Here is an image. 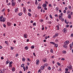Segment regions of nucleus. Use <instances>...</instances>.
I'll list each match as a JSON object with an SVG mask.
<instances>
[{"label":"nucleus","mask_w":73,"mask_h":73,"mask_svg":"<svg viewBox=\"0 0 73 73\" xmlns=\"http://www.w3.org/2000/svg\"><path fill=\"white\" fill-rule=\"evenodd\" d=\"M69 41L68 40H67L64 43V45L63 46L64 48H67V45L69 44Z\"/></svg>","instance_id":"obj_1"},{"label":"nucleus","mask_w":73,"mask_h":73,"mask_svg":"<svg viewBox=\"0 0 73 73\" xmlns=\"http://www.w3.org/2000/svg\"><path fill=\"white\" fill-rule=\"evenodd\" d=\"M67 67L68 68L69 70H73L72 66L71 65H70L69 67L68 66Z\"/></svg>","instance_id":"obj_2"},{"label":"nucleus","mask_w":73,"mask_h":73,"mask_svg":"<svg viewBox=\"0 0 73 73\" xmlns=\"http://www.w3.org/2000/svg\"><path fill=\"white\" fill-rule=\"evenodd\" d=\"M66 28H64L63 30V31L64 32V33H66L67 31H66Z\"/></svg>","instance_id":"obj_3"},{"label":"nucleus","mask_w":73,"mask_h":73,"mask_svg":"<svg viewBox=\"0 0 73 73\" xmlns=\"http://www.w3.org/2000/svg\"><path fill=\"white\" fill-rule=\"evenodd\" d=\"M40 62V60H36V64L38 65V63Z\"/></svg>","instance_id":"obj_4"},{"label":"nucleus","mask_w":73,"mask_h":73,"mask_svg":"<svg viewBox=\"0 0 73 73\" xmlns=\"http://www.w3.org/2000/svg\"><path fill=\"white\" fill-rule=\"evenodd\" d=\"M5 18H3V19H1V20H0V21L2 22H2H4L5 21Z\"/></svg>","instance_id":"obj_5"},{"label":"nucleus","mask_w":73,"mask_h":73,"mask_svg":"<svg viewBox=\"0 0 73 73\" xmlns=\"http://www.w3.org/2000/svg\"><path fill=\"white\" fill-rule=\"evenodd\" d=\"M24 37L25 38H27V37H28V36L27 35V34H25L24 35Z\"/></svg>","instance_id":"obj_6"},{"label":"nucleus","mask_w":73,"mask_h":73,"mask_svg":"<svg viewBox=\"0 0 73 73\" xmlns=\"http://www.w3.org/2000/svg\"><path fill=\"white\" fill-rule=\"evenodd\" d=\"M42 6L43 8H44L45 7H47V5H46V3H44L42 5Z\"/></svg>","instance_id":"obj_7"},{"label":"nucleus","mask_w":73,"mask_h":73,"mask_svg":"<svg viewBox=\"0 0 73 73\" xmlns=\"http://www.w3.org/2000/svg\"><path fill=\"white\" fill-rule=\"evenodd\" d=\"M62 18V16H61V15H59V20H61Z\"/></svg>","instance_id":"obj_8"},{"label":"nucleus","mask_w":73,"mask_h":73,"mask_svg":"<svg viewBox=\"0 0 73 73\" xmlns=\"http://www.w3.org/2000/svg\"><path fill=\"white\" fill-rule=\"evenodd\" d=\"M12 5L13 6H15V2H12Z\"/></svg>","instance_id":"obj_9"},{"label":"nucleus","mask_w":73,"mask_h":73,"mask_svg":"<svg viewBox=\"0 0 73 73\" xmlns=\"http://www.w3.org/2000/svg\"><path fill=\"white\" fill-rule=\"evenodd\" d=\"M18 8H16L15 9V12H17V11H18Z\"/></svg>","instance_id":"obj_10"},{"label":"nucleus","mask_w":73,"mask_h":73,"mask_svg":"<svg viewBox=\"0 0 73 73\" xmlns=\"http://www.w3.org/2000/svg\"><path fill=\"white\" fill-rule=\"evenodd\" d=\"M44 68H45V67H44V66H42L40 67V69H42V70H44Z\"/></svg>","instance_id":"obj_11"},{"label":"nucleus","mask_w":73,"mask_h":73,"mask_svg":"<svg viewBox=\"0 0 73 73\" xmlns=\"http://www.w3.org/2000/svg\"><path fill=\"white\" fill-rule=\"evenodd\" d=\"M72 46H73V45H72V44H70V50H72Z\"/></svg>","instance_id":"obj_12"},{"label":"nucleus","mask_w":73,"mask_h":73,"mask_svg":"<svg viewBox=\"0 0 73 73\" xmlns=\"http://www.w3.org/2000/svg\"><path fill=\"white\" fill-rule=\"evenodd\" d=\"M7 25H8L9 26H10V25H11V23L9 22H8L7 23Z\"/></svg>","instance_id":"obj_13"},{"label":"nucleus","mask_w":73,"mask_h":73,"mask_svg":"<svg viewBox=\"0 0 73 73\" xmlns=\"http://www.w3.org/2000/svg\"><path fill=\"white\" fill-rule=\"evenodd\" d=\"M23 12L24 13H25L26 12V9L25 7H23Z\"/></svg>","instance_id":"obj_14"},{"label":"nucleus","mask_w":73,"mask_h":73,"mask_svg":"<svg viewBox=\"0 0 73 73\" xmlns=\"http://www.w3.org/2000/svg\"><path fill=\"white\" fill-rule=\"evenodd\" d=\"M39 4H38V9H41V6L40 5H39Z\"/></svg>","instance_id":"obj_15"},{"label":"nucleus","mask_w":73,"mask_h":73,"mask_svg":"<svg viewBox=\"0 0 73 73\" xmlns=\"http://www.w3.org/2000/svg\"><path fill=\"white\" fill-rule=\"evenodd\" d=\"M66 53V51L65 50H63L62 51V53H63V54H65V53Z\"/></svg>","instance_id":"obj_16"},{"label":"nucleus","mask_w":73,"mask_h":73,"mask_svg":"<svg viewBox=\"0 0 73 73\" xmlns=\"http://www.w3.org/2000/svg\"><path fill=\"white\" fill-rule=\"evenodd\" d=\"M43 62H46V58L44 59L43 60Z\"/></svg>","instance_id":"obj_17"},{"label":"nucleus","mask_w":73,"mask_h":73,"mask_svg":"<svg viewBox=\"0 0 73 73\" xmlns=\"http://www.w3.org/2000/svg\"><path fill=\"white\" fill-rule=\"evenodd\" d=\"M23 15V13H19L18 15L19 16H21Z\"/></svg>","instance_id":"obj_18"},{"label":"nucleus","mask_w":73,"mask_h":73,"mask_svg":"<svg viewBox=\"0 0 73 73\" xmlns=\"http://www.w3.org/2000/svg\"><path fill=\"white\" fill-rule=\"evenodd\" d=\"M24 65H25V64H23L21 65V68H23L24 66Z\"/></svg>","instance_id":"obj_19"},{"label":"nucleus","mask_w":73,"mask_h":73,"mask_svg":"<svg viewBox=\"0 0 73 73\" xmlns=\"http://www.w3.org/2000/svg\"><path fill=\"white\" fill-rule=\"evenodd\" d=\"M35 4L36 5H37L38 4V3H37V0H35Z\"/></svg>","instance_id":"obj_20"},{"label":"nucleus","mask_w":73,"mask_h":73,"mask_svg":"<svg viewBox=\"0 0 73 73\" xmlns=\"http://www.w3.org/2000/svg\"><path fill=\"white\" fill-rule=\"evenodd\" d=\"M54 45V46L55 48H57V47H58V44H56L55 43Z\"/></svg>","instance_id":"obj_21"},{"label":"nucleus","mask_w":73,"mask_h":73,"mask_svg":"<svg viewBox=\"0 0 73 73\" xmlns=\"http://www.w3.org/2000/svg\"><path fill=\"white\" fill-rule=\"evenodd\" d=\"M12 70L13 72H14V71H15V68H13L12 69Z\"/></svg>","instance_id":"obj_22"},{"label":"nucleus","mask_w":73,"mask_h":73,"mask_svg":"<svg viewBox=\"0 0 73 73\" xmlns=\"http://www.w3.org/2000/svg\"><path fill=\"white\" fill-rule=\"evenodd\" d=\"M28 69V66H26L25 68V70H27Z\"/></svg>","instance_id":"obj_23"},{"label":"nucleus","mask_w":73,"mask_h":73,"mask_svg":"<svg viewBox=\"0 0 73 73\" xmlns=\"http://www.w3.org/2000/svg\"><path fill=\"white\" fill-rule=\"evenodd\" d=\"M56 11H58V7H56V8H55Z\"/></svg>","instance_id":"obj_24"},{"label":"nucleus","mask_w":73,"mask_h":73,"mask_svg":"<svg viewBox=\"0 0 73 73\" xmlns=\"http://www.w3.org/2000/svg\"><path fill=\"white\" fill-rule=\"evenodd\" d=\"M55 36L56 37H57V36H58V33H56L55 34Z\"/></svg>","instance_id":"obj_25"},{"label":"nucleus","mask_w":73,"mask_h":73,"mask_svg":"<svg viewBox=\"0 0 73 73\" xmlns=\"http://www.w3.org/2000/svg\"><path fill=\"white\" fill-rule=\"evenodd\" d=\"M56 27L57 28V30H59L60 29L59 28V26L58 25H57L56 26Z\"/></svg>","instance_id":"obj_26"},{"label":"nucleus","mask_w":73,"mask_h":73,"mask_svg":"<svg viewBox=\"0 0 73 73\" xmlns=\"http://www.w3.org/2000/svg\"><path fill=\"white\" fill-rule=\"evenodd\" d=\"M31 49H34L35 48V46L33 45L31 47Z\"/></svg>","instance_id":"obj_27"},{"label":"nucleus","mask_w":73,"mask_h":73,"mask_svg":"<svg viewBox=\"0 0 73 73\" xmlns=\"http://www.w3.org/2000/svg\"><path fill=\"white\" fill-rule=\"evenodd\" d=\"M48 70H51V68H50V66H48Z\"/></svg>","instance_id":"obj_28"},{"label":"nucleus","mask_w":73,"mask_h":73,"mask_svg":"<svg viewBox=\"0 0 73 73\" xmlns=\"http://www.w3.org/2000/svg\"><path fill=\"white\" fill-rule=\"evenodd\" d=\"M5 70H6V69L3 68V73H5Z\"/></svg>","instance_id":"obj_29"},{"label":"nucleus","mask_w":73,"mask_h":73,"mask_svg":"<svg viewBox=\"0 0 73 73\" xmlns=\"http://www.w3.org/2000/svg\"><path fill=\"white\" fill-rule=\"evenodd\" d=\"M25 49L26 50H28V47L27 46H26L25 47Z\"/></svg>","instance_id":"obj_30"},{"label":"nucleus","mask_w":73,"mask_h":73,"mask_svg":"<svg viewBox=\"0 0 73 73\" xmlns=\"http://www.w3.org/2000/svg\"><path fill=\"white\" fill-rule=\"evenodd\" d=\"M9 62V61L7 60L6 61V64H8Z\"/></svg>","instance_id":"obj_31"},{"label":"nucleus","mask_w":73,"mask_h":73,"mask_svg":"<svg viewBox=\"0 0 73 73\" xmlns=\"http://www.w3.org/2000/svg\"><path fill=\"white\" fill-rule=\"evenodd\" d=\"M48 64H45L44 65V67L45 66H48Z\"/></svg>","instance_id":"obj_32"},{"label":"nucleus","mask_w":73,"mask_h":73,"mask_svg":"<svg viewBox=\"0 0 73 73\" xmlns=\"http://www.w3.org/2000/svg\"><path fill=\"white\" fill-rule=\"evenodd\" d=\"M50 17L51 19H53V17H52V16L51 15H50Z\"/></svg>","instance_id":"obj_33"},{"label":"nucleus","mask_w":73,"mask_h":73,"mask_svg":"<svg viewBox=\"0 0 73 73\" xmlns=\"http://www.w3.org/2000/svg\"><path fill=\"white\" fill-rule=\"evenodd\" d=\"M41 69H39L38 71V73H41Z\"/></svg>","instance_id":"obj_34"},{"label":"nucleus","mask_w":73,"mask_h":73,"mask_svg":"<svg viewBox=\"0 0 73 73\" xmlns=\"http://www.w3.org/2000/svg\"><path fill=\"white\" fill-rule=\"evenodd\" d=\"M68 18L69 19H71V15H68Z\"/></svg>","instance_id":"obj_35"},{"label":"nucleus","mask_w":73,"mask_h":73,"mask_svg":"<svg viewBox=\"0 0 73 73\" xmlns=\"http://www.w3.org/2000/svg\"><path fill=\"white\" fill-rule=\"evenodd\" d=\"M50 44H55L54 42H50Z\"/></svg>","instance_id":"obj_36"},{"label":"nucleus","mask_w":73,"mask_h":73,"mask_svg":"<svg viewBox=\"0 0 73 73\" xmlns=\"http://www.w3.org/2000/svg\"><path fill=\"white\" fill-rule=\"evenodd\" d=\"M3 16H1L0 17V20H1V19H3Z\"/></svg>","instance_id":"obj_37"},{"label":"nucleus","mask_w":73,"mask_h":73,"mask_svg":"<svg viewBox=\"0 0 73 73\" xmlns=\"http://www.w3.org/2000/svg\"><path fill=\"white\" fill-rule=\"evenodd\" d=\"M28 15H29V16H30V17L31 16V14H30V13H28Z\"/></svg>","instance_id":"obj_38"},{"label":"nucleus","mask_w":73,"mask_h":73,"mask_svg":"<svg viewBox=\"0 0 73 73\" xmlns=\"http://www.w3.org/2000/svg\"><path fill=\"white\" fill-rule=\"evenodd\" d=\"M22 60L23 61H25V59L24 58H23Z\"/></svg>","instance_id":"obj_39"},{"label":"nucleus","mask_w":73,"mask_h":73,"mask_svg":"<svg viewBox=\"0 0 73 73\" xmlns=\"http://www.w3.org/2000/svg\"><path fill=\"white\" fill-rule=\"evenodd\" d=\"M65 71H68V70H69V69H68V68H66V69H65Z\"/></svg>","instance_id":"obj_40"},{"label":"nucleus","mask_w":73,"mask_h":73,"mask_svg":"<svg viewBox=\"0 0 73 73\" xmlns=\"http://www.w3.org/2000/svg\"><path fill=\"white\" fill-rule=\"evenodd\" d=\"M48 24H52V22H51V21H49L48 22Z\"/></svg>","instance_id":"obj_41"},{"label":"nucleus","mask_w":73,"mask_h":73,"mask_svg":"<svg viewBox=\"0 0 73 73\" xmlns=\"http://www.w3.org/2000/svg\"><path fill=\"white\" fill-rule=\"evenodd\" d=\"M50 52L52 53H53V49H51Z\"/></svg>","instance_id":"obj_42"},{"label":"nucleus","mask_w":73,"mask_h":73,"mask_svg":"<svg viewBox=\"0 0 73 73\" xmlns=\"http://www.w3.org/2000/svg\"><path fill=\"white\" fill-rule=\"evenodd\" d=\"M11 50H13V49H14L13 48V47L12 46L11 47Z\"/></svg>","instance_id":"obj_43"},{"label":"nucleus","mask_w":73,"mask_h":73,"mask_svg":"<svg viewBox=\"0 0 73 73\" xmlns=\"http://www.w3.org/2000/svg\"><path fill=\"white\" fill-rule=\"evenodd\" d=\"M8 41H5V44H8Z\"/></svg>","instance_id":"obj_44"},{"label":"nucleus","mask_w":73,"mask_h":73,"mask_svg":"<svg viewBox=\"0 0 73 73\" xmlns=\"http://www.w3.org/2000/svg\"><path fill=\"white\" fill-rule=\"evenodd\" d=\"M49 7H52V4H49Z\"/></svg>","instance_id":"obj_45"},{"label":"nucleus","mask_w":73,"mask_h":73,"mask_svg":"<svg viewBox=\"0 0 73 73\" xmlns=\"http://www.w3.org/2000/svg\"><path fill=\"white\" fill-rule=\"evenodd\" d=\"M33 25L34 26H36V23H33Z\"/></svg>","instance_id":"obj_46"},{"label":"nucleus","mask_w":73,"mask_h":73,"mask_svg":"<svg viewBox=\"0 0 73 73\" xmlns=\"http://www.w3.org/2000/svg\"><path fill=\"white\" fill-rule=\"evenodd\" d=\"M27 61H29V62H30V61H30V59H29V58H27Z\"/></svg>","instance_id":"obj_47"},{"label":"nucleus","mask_w":73,"mask_h":73,"mask_svg":"<svg viewBox=\"0 0 73 73\" xmlns=\"http://www.w3.org/2000/svg\"><path fill=\"white\" fill-rule=\"evenodd\" d=\"M57 64L58 66H60V64L58 62H57Z\"/></svg>","instance_id":"obj_48"},{"label":"nucleus","mask_w":73,"mask_h":73,"mask_svg":"<svg viewBox=\"0 0 73 73\" xmlns=\"http://www.w3.org/2000/svg\"><path fill=\"white\" fill-rule=\"evenodd\" d=\"M61 60L62 61H64V60H65V58H62L61 59Z\"/></svg>","instance_id":"obj_49"},{"label":"nucleus","mask_w":73,"mask_h":73,"mask_svg":"<svg viewBox=\"0 0 73 73\" xmlns=\"http://www.w3.org/2000/svg\"><path fill=\"white\" fill-rule=\"evenodd\" d=\"M69 27V25H67L66 26V28H68V27Z\"/></svg>","instance_id":"obj_50"},{"label":"nucleus","mask_w":73,"mask_h":73,"mask_svg":"<svg viewBox=\"0 0 73 73\" xmlns=\"http://www.w3.org/2000/svg\"><path fill=\"white\" fill-rule=\"evenodd\" d=\"M5 11V8L3 9V10H2V12H3Z\"/></svg>","instance_id":"obj_51"},{"label":"nucleus","mask_w":73,"mask_h":73,"mask_svg":"<svg viewBox=\"0 0 73 73\" xmlns=\"http://www.w3.org/2000/svg\"><path fill=\"white\" fill-rule=\"evenodd\" d=\"M61 21H64V18H62L61 19Z\"/></svg>","instance_id":"obj_52"},{"label":"nucleus","mask_w":73,"mask_h":73,"mask_svg":"<svg viewBox=\"0 0 73 73\" xmlns=\"http://www.w3.org/2000/svg\"><path fill=\"white\" fill-rule=\"evenodd\" d=\"M64 21H65V23H66V24H68V23L66 22V19H65V20Z\"/></svg>","instance_id":"obj_53"},{"label":"nucleus","mask_w":73,"mask_h":73,"mask_svg":"<svg viewBox=\"0 0 73 73\" xmlns=\"http://www.w3.org/2000/svg\"><path fill=\"white\" fill-rule=\"evenodd\" d=\"M45 4H48V2L47 1H45Z\"/></svg>","instance_id":"obj_54"},{"label":"nucleus","mask_w":73,"mask_h":73,"mask_svg":"<svg viewBox=\"0 0 73 73\" xmlns=\"http://www.w3.org/2000/svg\"><path fill=\"white\" fill-rule=\"evenodd\" d=\"M1 60H4V58H3V57L1 56Z\"/></svg>","instance_id":"obj_55"},{"label":"nucleus","mask_w":73,"mask_h":73,"mask_svg":"<svg viewBox=\"0 0 73 73\" xmlns=\"http://www.w3.org/2000/svg\"><path fill=\"white\" fill-rule=\"evenodd\" d=\"M12 64V62L11 61V62H10L9 63V64H11H11Z\"/></svg>","instance_id":"obj_56"},{"label":"nucleus","mask_w":73,"mask_h":73,"mask_svg":"<svg viewBox=\"0 0 73 73\" xmlns=\"http://www.w3.org/2000/svg\"><path fill=\"white\" fill-rule=\"evenodd\" d=\"M60 16H62V13H60Z\"/></svg>","instance_id":"obj_57"},{"label":"nucleus","mask_w":73,"mask_h":73,"mask_svg":"<svg viewBox=\"0 0 73 73\" xmlns=\"http://www.w3.org/2000/svg\"><path fill=\"white\" fill-rule=\"evenodd\" d=\"M71 6H70L68 7V8L69 9H71Z\"/></svg>","instance_id":"obj_58"},{"label":"nucleus","mask_w":73,"mask_h":73,"mask_svg":"<svg viewBox=\"0 0 73 73\" xmlns=\"http://www.w3.org/2000/svg\"><path fill=\"white\" fill-rule=\"evenodd\" d=\"M65 10H66L68 9V7H66L65 8Z\"/></svg>","instance_id":"obj_59"},{"label":"nucleus","mask_w":73,"mask_h":73,"mask_svg":"<svg viewBox=\"0 0 73 73\" xmlns=\"http://www.w3.org/2000/svg\"><path fill=\"white\" fill-rule=\"evenodd\" d=\"M47 38H48V36H45V39L46 40H47Z\"/></svg>","instance_id":"obj_60"},{"label":"nucleus","mask_w":73,"mask_h":73,"mask_svg":"<svg viewBox=\"0 0 73 73\" xmlns=\"http://www.w3.org/2000/svg\"><path fill=\"white\" fill-rule=\"evenodd\" d=\"M40 21L41 22H43V20L41 19L40 20Z\"/></svg>","instance_id":"obj_61"},{"label":"nucleus","mask_w":73,"mask_h":73,"mask_svg":"<svg viewBox=\"0 0 73 73\" xmlns=\"http://www.w3.org/2000/svg\"><path fill=\"white\" fill-rule=\"evenodd\" d=\"M33 54L34 56H36V54H35V53L34 52L33 53Z\"/></svg>","instance_id":"obj_62"},{"label":"nucleus","mask_w":73,"mask_h":73,"mask_svg":"<svg viewBox=\"0 0 73 73\" xmlns=\"http://www.w3.org/2000/svg\"><path fill=\"white\" fill-rule=\"evenodd\" d=\"M44 9H45V10H47V8L45 7L44 8Z\"/></svg>","instance_id":"obj_63"},{"label":"nucleus","mask_w":73,"mask_h":73,"mask_svg":"<svg viewBox=\"0 0 73 73\" xmlns=\"http://www.w3.org/2000/svg\"><path fill=\"white\" fill-rule=\"evenodd\" d=\"M73 36V33H72L71 35V37H72Z\"/></svg>","instance_id":"obj_64"}]
</instances>
